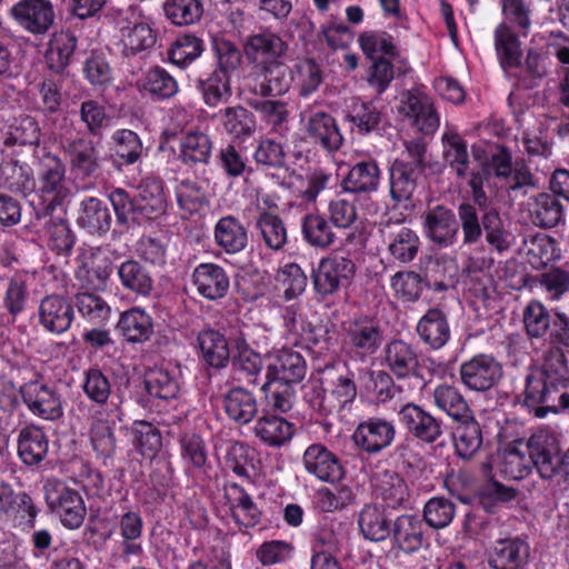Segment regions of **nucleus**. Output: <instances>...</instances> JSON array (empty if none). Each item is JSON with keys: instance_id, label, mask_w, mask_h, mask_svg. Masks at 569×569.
I'll use <instances>...</instances> for the list:
<instances>
[{"instance_id": "1a4fd4ad", "label": "nucleus", "mask_w": 569, "mask_h": 569, "mask_svg": "<svg viewBox=\"0 0 569 569\" xmlns=\"http://www.w3.org/2000/svg\"><path fill=\"white\" fill-rule=\"evenodd\" d=\"M459 375L466 388L485 392L499 382L502 377V367L491 356L478 355L461 363Z\"/></svg>"}, {"instance_id": "7c9ffc66", "label": "nucleus", "mask_w": 569, "mask_h": 569, "mask_svg": "<svg viewBox=\"0 0 569 569\" xmlns=\"http://www.w3.org/2000/svg\"><path fill=\"white\" fill-rule=\"evenodd\" d=\"M117 328L129 342L142 343L153 333L151 317L140 308H131L121 313Z\"/></svg>"}, {"instance_id": "473e14b6", "label": "nucleus", "mask_w": 569, "mask_h": 569, "mask_svg": "<svg viewBox=\"0 0 569 569\" xmlns=\"http://www.w3.org/2000/svg\"><path fill=\"white\" fill-rule=\"evenodd\" d=\"M227 416L237 423L247 425L258 413L256 397L241 387L232 388L223 398Z\"/></svg>"}, {"instance_id": "5701e85b", "label": "nucleus", "mask_w": 569, "mask_h": 569, "mask_svg": "<svg viewBox=\"0 0 569 569\" xmlns=\"http://www.w3.org/2000/svg\"><path fill=\"white\" fill-rule=\"evenodd\" d=\"M532 467L528 447L522 440L507 445L498 452L496 468L506 479L520 480L529 475Z\"/></svg>"}, {"instance_id": "9b49d317", "label": "nucleus", "mask_w": 569, "mask_h": 569, "mask_svg": "<svg viewBox=\"0 0 569 569\" xmlns=\"http://www.w3.org/2000/svg\"><path fill=\"white\" fill-rule=\"evenodd\" d=\"M355 269V263L343 257L321 259L312 274L316 291L321 296L336 293L350 281Z\"/></svg>"}, {"instance_id": "c9c22d12", "label": "nucleus", "mask_w": 569, "mask_h": 569, "mask_svg": "<svg viewBox=\"0 0 569 569\" xmlns=\"http://www.w3.org/2000/svg\"><path fill=\"white\" fill-rule=\"evenodd\" d=\"M531 221L535 226L549 229L558 226L563 218L561 201L550 193H539L529 203Z\"/></svg>"}, {"instance_id": "2eb2a0df", "label": "nucleus", "mask_w": 569, "mask_h": 569, "mask_svg": "<svg viewBox=\"0 0 569 569\" xmlns=\"http://www.w3.org/2000/svg\"><path fill=\"white\" fill-rule=\"evenodd\" d=\"M70 171L80 178L92 177L100 168L99 151L93 141L86 137H74L61 142Z\"/></svg>"}, {"instance_id": "c756f323", "label": "nucleus", "mask_w": 569, "mask_h": 569, "mask_svg": "<svg viewBox=\"0 0 569 569\" xmlns=\"http://www.w3.org/2000/svg\"><path fill=\"white\" fill-rule=\"evenodd\" d=\"M380 169L376 161L356 163L343 178L341 187L349 193H371L378 189Z\"/></svg>"}, {"instance_id": "6e6d98bb", "label": "nucleus", "mask_w": 569, "mask_h": 569, "mask_svg": "<svg viewBox=\"0 0 569 569\" xmlns=\"http://www.w3.org/2000/svg\"><path fill=\"white\" fill-rule=\"evenodd\" d=\"M118 274L121 284L137 295L147 296L152 289L149 272L139 262L128 260L119 267Z\"/></svg>"}, {"instance_id": "c03bdc74", "label": "nucleus", "mask_w": 569, "mask_h": 569, "mask_svg": "<svg viewBox=\"0 0 569 569\" xmlns=\"http://www.w3.org/2000/svg\"><path fill=\"white\" fill-rule=\"evenodd\" d=\"M247 104L257 111L263 120L272 126H279L288 118L287 104L283 101L268 99V97H280L281 94L254 93L246 89Z\"/></svg>"}, {"instance_id": "ddd939ff", "label": "nucleus", "mask_w": 569, "mask_h": 569, "mask_svg": "<svg viewBox=\"0 0 569 569\" xmlns=\"http://www.w3.org/2000/svg\"><path fill=\"white\" fill-rule=\"evenodd\" d=\"M425 236L437 247H452L458 240L459 223L449 208L438 204L422 216Z\"/></svg>"}, {"instance_id": "58836bf2", "label": "nucleus", "mask_w": 569, "mask_h": 569, "mask_svg": "<svg viewBox=\"0 0 569 569\" xmlns=\"http://www.w3.org/2000/svg\"><path fill=\"white\" fill-rule=\"evenodd\" d=\"M18 453L26 465L41 462L48 453V439L43 430L36 426L22 428L18 437Z\"/></svg>"}, {"instance_id": "4be33fe9", "label": "nucleus", "mask_w": 569, "mask_h": 569, "mask_svg": "<svg viewBox=\"0 0 569 569\" xmlns=\"http://www.w3.org/2000/svg\"><path fill=\"white\" fill-rule=\"evenodd\" d=\"M393 438V425L380 418H371L361 422L352 436L356 446L369 453H377L387 448Z\"/></svg>"}, {"instance_id": "864d4df0", "label": "nucleus", "mask_w": 569, "mask_h": 569, "mask_svg": "<svg viewBox=\"0 0 569 569\" xmlns=\"http://www.w3.org/2000/svg\"><path fill=\"white\" fill-rule=\"evenodd\" d=\"M257 228L264 244L271 250H281L288 241L286 226L280 217L263 212L257 219Z\"/></svg>"}, {"instance_id": "dca6fc26", "label": "nucleus", "mask_w": 569, "mask_h": 569, "mask_svg": "<svg viewBox=\"0 0 569 569\" xmlns=\"http://www.w3.org/2000/svg\"><path fill=\"white\" fill-rule=\"evenodd\" d=\"M530 546L520 537L497 540L488 553L492 569H523L529 561Z\"/></svg>"}, {"instance_id": "052dcab7", "label": "nucleus", "mask_w": 569, "mask_h": 569, "mask_svg": "<svg viewBox=\"0 0 569 569\" xmlns=\"http://www.w3.org/2000/svg\"><path fill=\"white\" fill-rule=\"evenodd\" d=\"M234 495L231 503V513L234 521L246 528L256 526L260 520V511L252 499L240 487L232 486Z\"/></svg>"}, {"instance_id": "4c0bfd02", "label": "nucleus", "mask_w": 569, "mask_h": 569, "mask_svg": "<svg viewBox=\"0 0 569 569\" xmlns=\"http://www.w3.org/2000/svg\"><path fill=\"white\" fill-rule=\"evenodd\" d=\"M419 170L405 160H396L390 167V196L396 202L411 199L420 176Z\"/></svg>"}, {"instance_id": "aec40b11", "label": "nucleus", "mask_w": 569, "mask_h": 569, "mask_svg": "<svg viewBox=\"0 0 569 569\" xmlns=\"http://www.w3.org/2000/svg\"><path fill=\"white\" fill-rule=\"evenodd\" d=\"M73 308L63 297L50 295L44 297L38 308L39 323L52 333L66 332L73 320Z\"/></svg>"}, {"instance_id": "09e8293b", "label": "nucleus", "mask_w": 569, "mask_h": 569, "mask_svg": "<svg viewBox=\"0 0 569 569\" xmlns=\"http://www.w3.org/2000/svg\"><path fill=\"white\" fill-rule=\"evenodd\" d=\"M144 385L151 397L161 400L174 399L180 391L177 376L163 368L148 370L144 376Z\"/></svg>"}, {"instance_id": "0e129e2a", "label": "nucleus", "mask_w": 569, "mask_h": 569, "mask_svg": "<svg viewBox=\"0 0 569 569\" xmlns=\"http://www.w3.org/2000/svg\"><path fill=\"white\" fill-rule=\"evenodd\" d=\"M202 51L203 43L199 38L191 34H183L173 42L168 56L173 64L184 68L199 58Z\"/></svg>"}, {"instance_id": "6e6552de", "label": "nucleus", "mask_w": 569, "mask_h": 569, "mask_svg": "<svg viewBox=\"0 0 569 569\" xmlns=\"http://www.w3.org/2000/svg\"><path fill=\"white\" fill-rule=\"evenodd\" d=\"M301 122L307 141L332 153L338 151L345 141L336 119L328 112H301Z\"/></svg>"}, {"instance_id": "4d7b16f0", "label": "nucleus", "mask_w": 569, "mask_h": 569, "mask_svg": "<svg viewBox=\"0 0 569 569\" xmlns=\"http://www.w3.org/2000/svg\"><path fill=\"white\" fill-rule=\"evenodd\" d=\"M40 137L38 121L30 116H21L9 126L6 144L38 146Z\"/></svg>"}, {"instance_id": "2f4dec72", "label": "nucleus", "mask_w": 569, "mask_h": 569, "mask_svg": "<svg viewBox=\"0 0 569 569\" xmlns=\"http://www.w3.org/2000/svg\"><path fill=\"white\" fill-rule=\"evenodd\" d=\"M213 233L216 243L229 254L238 253L247 247V230L241 222L232 216L219 219Z\"/></svg>"}, {"instance_id": "9d476101", "label": "nucleus", "mask_w": 569, "mask_h": 569, "mask_svg": "<svg viewBox=\"0 0 569 569\" xmlns=\"http://www.w3.org/2000/svg\"><path fill=\"white\" fill-rule=\"evenodd\" d=\"M76 280L83 290H102L111 274L108 257L98 248L82 249L77 258Z\"/></svg>"}, {"instance_id": "e433bc0d", "label": "nucleus", "mask_w": 569, "mask_h": 569, "mask_svg": "<svg viewBox=\"0 0 569 569\" xmlns=\"http://www.w3.org/2000/svg\"><path fill=\"white\" fill-rule=\"evenodd\" d=\"M358 525L363 537L371 541H382L392 531L391 520L379 505H366L359 513Z\"/></svg>"}, {"instance_id": "39448f33", "label": "nucleus", "mask_w": 569, "mask_h": 569, "mask_svg": "<svg viewBox=\"0 0 569 569\" xmlns=\"http://www.w3.org/2000/svg\"><path fill=\"white\" fill-rule=\"evenodd\" d=\"M323 388L313 386L312 397L306 398L315 409L333 411L340 410L352 402L357 396L353 373L346 367L328 369L322 378Z\"/></svg>"}, {"instance_id": "cd10ccee", "label": "nucleus", "mask_w": 569, "mask_h": 569, "mask_svg": "<svg viewBox=\"0 0 569 569\" xmlns=\"http://www.w3.org/2000/svg\"><path fill=\"white\" fill-rule=\"evenodd\" d=\"M385 361L389 370L398 378L415 373L419 367L416 349L402 340H392L386 346Z\"/></svg>"}, {"instance_id": "0eeeda50", "label": "nucleus", "mask_w": 569, "mask_h": 569, "mask_svg": "<svg viewBox=\"0 0 569 569\" xmlns=\"http://www.w3.org/2000/svg\"><path fill=\"white\" fill-rule=\"evenodd\" d=\"M528 455L538 475L545 480H555L560 485L561 447L557 437L539 431L527 442Z\"/></svg>"}, {"instance_id": "774afa93", "label": "nucleus", "mask_w": 569, "mask_h": 569, "mask_svg": "<svg viewBox=\"0 0 569 569\" xmlns=\"http://www.w3.org/2000/svg\"><path fill=\"white\" fill-rule=\"evenodd\" d=\"M116 154L126 164H132L142 154V143L138 134L128 129L117 130L112 134Z\"/></svg>"}, {"instance_id": "7ed1b4c3", "label": "nucleus", "mask_w": 569, "mask_h": 569, "mask_svg": "<svg viewBox=\"0 0 569 569\" xmlns=\"http://www.w3.org/2000/svg\"><path fill=\"white\" fill-rule=\"evenodd\" d=\"M36 192L44 206L46 213H51L71 197L66 166L58 156L44 152L39 158Z\"/></svg>"}, {"instance_id": "69168bd1", "label": "nucleus", "mask_w": 569, "mask_h": 569, "mask_svg": "<svg viewBox=\"0 0 569 569\" xmlns=\"http://www.w3.org/2000/svg\"><path fill=\"white\" fill-rule=\"evenodd\" d=\"M456 515L455 503L443 497H435L427 501L423 508L426 522L435 529H442L450 525Z\"/></svg>"}, {"instance_id": "f3484780", "label": "nucleus", "mask_w": 569, "mask_h": 569, "mask_svg": "<svg viewBox=\"0 0 569 569\" xmlns=\"http://www.w3.org/2000/svg\"><path fill=\"white\" fill-rule=\"evenodd\" d=\"M381 343V329L371 319L355 320L347 328L345 345L357 357L363 358L373 355Z\"/></svg>"}, {"instance_id": "a19ab883", "label": "nucleus", "mask_w": 569, "mask_h": 569, "mask_svg": "<svg viewBox=\"0 0 569 569\" xmlns=\"http://www.w3.org/2000/svg\"><path fill=\"white\" fill-rule=\"evenodd\" d=\"M198 345L202 359L213 368H223L229 362V345L223 335L209 329L198 336Z\"/></svg>"}, {"instance_id": "e2e57ef3", "label": "nucleus", "mask_w": 569, "mask_h": 569, "mask_svg": "<svg viewBox=\"0 0 569 569\" xmlns=\"http://www.w3.org/2000/svg\"><path fill=\"white\" fill-rule=\"evenodd\" d=\"M199 86L208 106H217L231 94L230 76L217 69L208 78L200 80Z\"/></svg>"}, {"instance_id": "393cba45", "label": "nucleus", "mask_w": 569, "mask_h": 569, "mask_svg": "<svg viewBox=\"0 0 569 569\" xmlns=\"http://www.w3.org/2000/svg\"><path fill=\"white\" fill-rule=\"evenodd\" d=\"M391 532L397 547L406 553L419 551L427 540L422 520L412 515L398 517Z\"/></svg>"}, {"instance_id": "f704fd0d", "label": "nucleus", "mask_w": 569, "mask_h": 569, "mask_svg": "<svg viewBox=\"0 0 569 569\" xmlns=\"http://www.w3.org/2000/svg\"><path fill=\"white\" fill-rule=\"evenodd\" d=\"M137 86L140 92L156 100L169 99L176 96L179 90L177 80L161 67L149 69Z\"/></svg>"}, {"instance_id": "a878e982", "label": "nucleus", "mask_w": 569, "mask_h": 569, "mask_svg": "<svg viewBox=\"0 0 569 569\" xmlns=\"http://www.w3.org/2000/svg\"><path fill=\"white\" fill-rule=\"evenodd\" d=\"M193 282L198 292L207 299L222 298L229 289V278L218 264L201 263L193 271Z\"/></svg>"}, {"instance_id": "b1692460", "label": "nucleus", "mask_w": 569, "mask_h": 569, "mask_svg": "<svg viewBox=\"0 0 569 569\" xmlns=\"http://www.w3.org/2000/svg\"><path fill=\"white\" fill-rule=\"evenodd\" d=\"M401 103V112L412 119L421 132L426 134L435 132L439 126V118L427 96L407 92L403 94Z\"/></svg>"}, {"instance_id": "c85d7f7f", "label": "nucleus", "mask_w": 569, "mask_h": 569, "mask_svg": "<svg viewBox=\"0 0 569 569\" xmlns=\"http://www.w3.org/2000/svg\"><path fill=\"white\" fill-rule=\"evenodd\" d=\"M138 210L142 220H152L162 216L167 204L163 194V183L158 178H146L138 188Z\"/></svg>"}, {"instance_id": "72a5a7b5", "label": "nucleus", "mask_w": 569, "mask_h": 569, "mask_svg": "<svg viewBox=\"0 0 569 569\" xmlns=\"http://www.w3.org/2000/svg\"><path fill=\"white\" fill-rule=\"evenodd\" d=\"M78 224L92 234H102L111 227V213L107 204L94 197L84 199L80 204Z\"/></svg>"}, {"instance_id": "ea45409f", "label": "nucleus", "mask_w": 569, "mask_h": 569, "mask_svg": "<svg viewBox=\"0 0 569 569\" xmlns=\"http://www.w3.org/2000/svg\"><path fill=\"white\" fill-rule=\"evenodd\" d=\"M442 157L445 162L460 179L469 174V153L465 139L456 131H447L442 136Z\"/></svg>"}, {"instance_id": "20e7f679", "label": "nucleus", "mask_w": 569, "mask_h": 569, "mask_svg": "<svg viewBox=\"0 0 569 569\" xmlns=\"http://www.w3.org/2000/svg\"><path fill=\"white\" fill-rule=\"evenodd\" d=\"M114 23L120 32V44L126 57H132L151 49L157 34L151 21L137 6H129L114 13Z\"/></svg>"}, {"instance_id": "13d9d810", "label": "nucleus", "mask_w": 569, "mask_h": 569, "mask_svg": "<svg viewBox=\"0 0 569 569\" xmlns=\"http://www.w3.org/2000/svg\"><path fill=\"white\" fill-rule=\"evenodd\" d=\"M96 291L97 290H84L78 292L74 298V303L82 317L89 321L101 323L109 318L111 309Z\"/></svg>"}, {"instance_id": "4468645a", "label": "nucleus", "mask_w": 569, "mask_h": 569, "mask_svg": "<svg viewBox=\"0 0 569 569\" xmlns=\"http://www.w3.org/2000/svg\"><path fill=\"white\" fill-rule=\"evenodd\" d=\"M10 16L32 34H44L54 21L53 7L48 0H20L10 9Z\"/></svg>"}, {"instance_id": "79ce46f5", "label": "nucleus", "mask_w": 569, "mask_h": 569, "mask_svg": "<svg viewBox=\"0 0 569 569\" xmlns=\"http://www.w3.org/2000/svg\"><path fill=\"white\" fill-rule=\"evenodd\" d=\"M495 47L501 67L506 70L520 66L521 46L518 36L506 22L495 30Z\"/></svg>"}, {"instance_id": "8fccbe9b", "label": "nucleus", "mask_w": 569, "mask_h": 569, "mask_svg": "<svg viewBox=\"0 0 569 569\" xmlns=\"http://www.w3.org/2000/svg\"><path fill=\"white\" fill-rule=\"evenodd\" d=\"M212 143L200 131H189L180 141V158L184 163H207L210 159Z\"/></svg>"}, {"instance_id": "a18cd8bd", "label": "nucleus", "mask_w": 569, "mask_h": 569, "mask_svg": "<svg viewBox=\"0 0 569 569\" xmlns=\"http://www.w3.org/2000/svg\"><path fill=\"white\" fill-rule=\"evenodd\" d=\"M301 232L306 242L318 249L329 248L336 239L330 222L325 217L315 213L303 217Z\"/></svg>"}, {"instance_id": "f03ea898", "label": "nucleus", "mask_w": 569, "mask_h": 569, "mask_svg": "<svg viewBox=\"0 0 569 569\" xmlns=\"http://www.w3.org/2000/svg\"><path fill=\"white\" fill-rule=\"evenodd\" d=\"M523 405L531 408L538 418H543L549 412L568 409L569 392L542 371L529 368L525 378Z\"/></svg>"}, {"instance_id": "423d86ee", "label": "nucleus", "mask_w": 569, "mask_h": 569, "mask_svg": "<svg viewBox=\"0 0 569 569\" xmlns=\"http://www.w3.org/2000/svg\"><path fill=\"white\" fill-rule=\"evenodd\" d=\"M49 509L57 515L61 523L69 529L79 528L87 510L80 492L58 479H48L43 486Z\"/></svg>"}, {"instance_id": "680f3d73", "label": "nucleus", "mask_w": 569, "mask_h": 569, "mask_svg": "<svg viewBox=\"0 0 569 569\" xmlns=\"http://www.w3.org/2000/svg\"><path fill=\"white\" fill-rule=\"evenodd\" d=\"M177 200L181 209L192 213L208 204L209 193L201 183L186 179L177 186Z\"/></svg>"}, {"instance_id": "37998d69", "label": "nucleus", "mask_w": 569, "mask_h": 569, "mask_svg": "<svg viewBox=\"0 0 569 569\" xmlns=\"http://www.w3.org/2000/svg\"><path fill=\"white\" fill-rule=\"evenodd\" d=\"M382 118L381 110L372 102L359 100H353L345 113L346 121L350 122L361 134L379 129Z\"/></svg>"}, {"instance_id": "bf43d9fd", "label": "nucleus", "mask_w": 569, "mask_h": 569, "mask_svg": "<svg viewBox=\"0 0 569 569\" xmlns=\"http://www.w3.org/2000/svg\"><path fill=\"white\" fill-rule=\"evenodd\" d=\"M163 10L173 24L189 26L200 19L202 4L199 0H167Z\"/></svg>"}, {"instance_id": "3c124183", "label": "nucleus", "mask_w": 569, "mask_h": 569, "mask_svg": "<svg viewBox=\"0 0 569 569\" xmlns=\"http://www.w3.org/2000/svg\"><path fill=\"white\" fill-rule=\"evenodd\" d=\"M459 422L456 430V451L460 458L470 459L481 448V428L472 415L471 418L462 419Z\"/></svg>"}, {"instance_id": "6ab92c4d", "label": "nucleus", "mask_w": 569, "mask_h": 569, "mask_svg": "<svg viewBox=\"0 0 569 569\" xmlns=\"http://www.w3.org/2000/svg\"><path fill=\"white\" fill-rule=\"evenodd\" d=\"M302 461L306 470L321 481H339L345 475L337 456L320 443L309 446Z\"/></svg>"}, {"instance_id": "f8f14e48", "label": "nucleus", "mask_w": 569, "mask_h": 569, "mask_svg": "<svg viewBox=\"0 0 569 569\" xmlns=\"http://www.w3.org/2000/svg\"><path fill=\"white\" fill-rule=\"evenodd\" d=\"M21 395L23 402L33 415L46 420H56L62 417V398L54 386L30 381L21 387Z\"/></svg>"}, {"instance_id": "338daca9", "label": "nucleus", "mask_w": 569, "mask_h": 569, "mask_svg": "<svg viewBox=\"0 0 569 569\" xmlns=\"http://www.w3.org/2000/svg\"><path fill=\"white\" fill-rule=\"evenodd\" d=\"M536 371H542L546 377L565 386L569 382V369L565 352L559 347H551L545 355L543 363L540 367H531Z\"/></svg>"}, {"instance_id": "a211bd4d", "label": "nucleus", "mask_w": 569, "mask_h": 569, "mask_svg": "<svg viewBox=\"0 0 569 569\" xmlns=\"http://www.w3.org/2000/svg\"><path fill=\"white\" fill-rule=\"evenodd\" d=\"M306 362L302 356L291 349L278 351L268 365L267 380L272 385H295L306 375Z\"/></svg>"}, {"instance_id": "5fc2aeb1", "label": "nucleus", "mask_w": 569, "mask_h": 569, "mask_svg": "<svg viewBox=\"0 0 569 569\" xmlns=\"http://www.w3.org/2000/svg\"><path fill=\"white\" fill-rule=\"evenodd\" d=\"M420 248V238L410 228L401 227L391 236L388 250L390 254L402 263L412 261Z\"/></svg>"}, {"instance_id": "49530a36", "label": "nucleus", "mask_w": 569, "mask_h": 569, "mask_svg": "<svg viewBox=\"0 0 569 569\" xmlns=\"http://www.w3.org/2000/svg\"><path fill=\"white\" fill-rule=\"evenodd\" d=\"M253 432L263 443L280 447L292 437V426L283 418L263 416L257 421Z\"/></svg>"}, {"instance_id": "bb28decb", "label": "nucleus", "mask_w": 569, "mask_h": 569, "mask_svg": "<svg viewBox=\"0 0 569 569\" xmlns=\"http://www.w3.org/2000/svg\"><path fill=\"white\" fill-rule=\"evenodd\" d=\"M417 332L430 348H442L450 339V328L445 312L438 308L429 309L418 321Z\"/></svg>"}, {"instance_id": "de8ad7c7", "label": "nucleus", "mask_w": 569, "mask_h": 569, "mask_svg": "<svg viewBox=\"0 0 569 569\" xmlns=\"http://www.w3.org/2000/svg\"><path fill=\"white\" fill-rule=\"evenodd\" d=\"M436 406L457 421L471 418V410L459 390L452 386L441 385L433 391Z\"/></svg>"}, {"instance_id": "f257e3e1", "label": "nucleus", "mask_w": 569, "mask_h": 569, "mask_svg": "<svg viewBox=\"0 0 569 569\" xmlns=\"http://www.w3.org/2000/svg\"><path fill=\"white\" fill-rule=\"evenodd\" d=\"M287 50L288 44L269 30L250 34L243 51L256 70L247 77L244 88L254 93H287L292 80L289 67L282 62Z\"/></svg>"}, {"instance_id": "412c9836", "label": "nucleus", "mask_w": 569, "mask_h": 569, "mask_svg": "<svg viewBox=\"0 0 569 569\" xmlns=\"http://www.w3.org/2000/svg\"><path fill=\"white\" fill-rule=\"evenodd\" d=\"M399 416L408 432L423 442L432 443L442 435L441 423L419 406L407 403Z\"/></svg>"}, {"instance_id": "603ef678", "label": "nucleus", "mask_w": 569, "mask_h": 569, "mask_svg": "<svg viewBox=\"0 0 569 569\" xmlns=\"http://www.w3.org/2000/svg\"><path fill=\"white\" fill-rule=\"evenodd\" d=\"M77 46L76 37L69 31L54 33L49 43L47 59L51 69L62 71L70 62Z\"/></svg>"}]
</instances>
